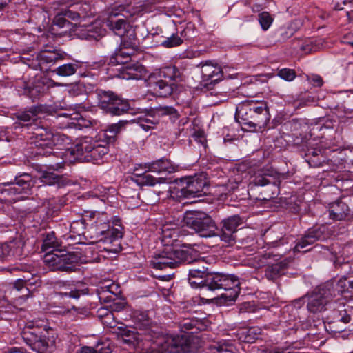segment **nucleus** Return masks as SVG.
<instances>
[{
  "instance_id": "1",
  "label": "nucleus",
  "mask_w": 353,
  "mask_h": 353,
  "mask_svg": "<svg viewBox=\"0 0 353 353\" xmlns=\"http://www.w3.org/2000/svg\"><path fill=\"white\" fill-rule=\"evenodd\" d=\"M126 121H121L108 126L105 130H101L94 138L85 137L79 140L74 147L68 148L72 139L61 133H52L44 128H38L33 133V141L39 156H48L59 154L62 161L52 165L53 170L63 168L66 163H72L83 157L95 163L108 154V144L114 141L116 135L119 133Z\"/></svg>"
},
{
  "instance_id": "2",
  "label": "nucleus",
  "mask_w": 353,
  "mask_h": 353,
  "mask_svg": "<svg viewBox=\"0 0 353 353\" xmlns=\"http://www.w3.org/2000/svg\"><path fill=\"white\" fill-rule=\"evenodd\" d=\"M159 239L163 250L152 261L153 267L163 270L167 268H174L182 263H191L199 261L201 256L199 245L194 246L182 245L176 248L175 243L179 236L180 228L175 223H166L161 229Z\"/></svg>"
},
{
  "instance_id": "3",
  "label": "nucleus",
  "mask_w": 353,
  "mask_h": 353,
  "mask_svg": "<svg viewBox=\"0 0 353 353\" xmlns=\"http://www.w3.org/2000/svg\"><path fill=\"white\" fill-rule=\"evenodd\" d=\"M125 341L145 353H199L202 347L200 338L190 334L161 335L153 340L147 333L137 332Z\"/></svg>"
},
{
  "instance_id": "4",
  "label": "nucleus",
  "mask_w": 353,
  "mask_h": 353,
  "mask_svg": "<svg viewBox=\"0 0 353 353\" xmlns=\"http://www.w3.org/2000/svg\"><path fill=\"white\" fill-rule=\"evenodd\" d=\"M85 217L90 222V227L94 228L93 231L94 239L91 240L92 243L103 241V243L105 244L103 248L108 252V254H118L122 250L123 232L119 228H110V217L107 213L88 212Z\"/></svg>"
},
{
  "instance_id": "5",
  "label": "nucleus",
  "mask_w": 353,
  "mask_h": 353,
  "mask_svg": "<svg viewBox=\"0 0 353 353\" xmlns=\"http://www.w3.org/2000/svg\"><path fill=\"white\" fill-rule=\"evenodd\" d=\"M21 336L26 343L38 353H48L55 346L57 332L44 325V321L27 322Z\"/></svg>"
},
{
  "instance_id": "6",
  "label": "nucleus",
  "mask_w": 353,
  "mask_h": 353,
  "mask_svg": "<svg viewBox=\"0 0 353 353\" xmlns=\"http://www.w3.org/2000/svg\"><path fill=\"white\" fill-rule=\"evenodd\" d=\"M223 288L225 292L218 297L210 296L211 301L220 305H230L235 301L240 293V282L234 275H227L221 273L210 274L206 277L204 286L201 288V294L205 290L212 292L216 289Z\"/></svg>"
},
{
  "instance_id": "7",
  "label": "nucleus",
  "mask_w": 353,
  "mask_h": 353,
  "mask_svg": "<svg viewBox=\"0 0 353 353\" xmlns=\"http://www.w3.org/2000/svg\"><path fill=\"white\" fill-rule=\"evenodd\" d=\"M97 106L103 110H134V100H128L112 90L97 89Z\"/></svg>"
},
{
  "instance_id": "8",
  "label": "nucleus",
  "mask_w": 353,
  "mask_h": 353,
  "mask_svg": "<svg viewBox=\"0 0 353 353\" xmlns=\"http://www.w3.org/2000/svg\"><path fill=\"white\" fill-rule=\"evenodd\" d=\"M335 296L334 281H327L316 288L307 295V307L310 312H321L325 310L330 300Z\"/></svg>"
},
{
  "instance_id": "9",
  "label": "nucleus",
  "mask_w": 353,
  "mask_h": 353,
  "mask_svg": "<svg viewBox=\"0 0 353 353\" xmlns=\"http://www.w3.org/2000/svg\"><path fill=\"white\" fill-rule=\"evenodd\" d=\"M183 221L201 236L210 237L216 235L217 228L214 222L204 213L188 212L185 214Z\"/></svg>"
},
{
  "instance_id": "10",
  "label": "nucleus",
  "mask_w": 353,
  "mask_h": 353,
  "mask_svg": "<svg viewBox=\"0 0 353 353\" xmlns=\"http://www.w3.org/2000/svg\"><path fill=\"white\" fill-rule=\"evenodd\" d=\"M77 256L72 252L64 253L60 250L47 252L44 262L52 270L72 272L76 269Z\"/></svg>"
},
{
  "instance_id": "11",
  "label": "nucleus",
  "mask_w": 353,
  "mask_h": 353,
  "mask_svg": "<svg viewBox=\"0 0 353 353\" xmlns=\"http://www.w3.org/2000/svg\"><path fill=\"white\" fill-rule=\"evenodd\" d=\"M159 77H165L167 79H157L154 81V77L149 79L150 86L152 88L155 94L160 97H167L172 93L174 83H172L174 79V69L172 68H165L160 71Z\"/></svg>"
},
{
  "instance_id": "12",
  "label": "nucleus",
  "mask_w": 353,
  "mask_h": 353,
  "mask_svg": "<svg viewBox=\"0 0 353 353\" xmlns=\"http://www.w3.org/2000/svg\"><path fill=\"white\" fill-rule=\"evenodd\" d=\"M182 188L180 196L183 198L199 197L202 192L205 182L201 177L188 176L180 179Z\"/></svg>"
},
{
  "instance_id": "13",
  "label": "nucleus",
  "mask_w": 353,
  "mask_h": 353,
  "mask_svg": "<svg viewBox=\"0 0 353 353\" xmlns=\"http://www.w3.org/2000/svg\"><path fill=\"white\" fill-rule=\"evenodd\" d=\"M328 236L327 228L325 225L310 228L294 247V250L301 252L302 249H305L307 245L314 243L316 241L324 240Z\"/></svg>"
},
{
  "instance_id": "14",
  "label": "nucleus",
  "mask_w": 353,
  "mask_h": 353,
  "mask_svg": "<svg viewBox=\"0 0 353 353\" xmlns=\"http://www.w3.org/2000/svg\"><path fill=\"white\" fill-rule=\"evenodd\" d=\"M243 223L242 219L239 215H234L223 219L221 222L220 238L221 241L231 243L234 241V233L238 227Z\"/></svg>"
},
{
  "instance_id": "15",
  "label": "nucleus",
  "mask_w": 353,
  "mask_h": 353,
  "mask_svg": "<svg viewBox=\"0 0 353 353\" xmlns=\"http://www.w3.org/2000/svg\"><path fill=\"white\" fill-rule=\"evenodd\" d=\"M201 74V83L208 89H211L212 86L220 81L223 77L221 68L217 65L210 64L208 62L202 64Z\"/></svg>"
},
{
  "instance_id": "16",
  "label": "nucleus",
  "mask_w": 353,
  "mask_h": 353,
  "mask_svg": "<svg viewBox=\"0 0 353 353\" xmlns=\"http://www.w3.org/2000/svg\"><path fill=\"white\" fill-rule=\"evenodd\" d=\"M63 57L58 51L42 50L37 55V61L41 70L48 72L51 66Z\"/></svg>"
},
{
  "instance_id": "17",
  "label": "nucleus",
  "mask_w": 353,
  "mask_h": 353,
  "mask_svg": "<svg viewBox=\"0 0 353 353\" xmlns=\"http://www.w3.org/2000/svg\"><path fill=\"white\" fill-rule=\"evenodd\" d=\"M155 9L154 5L151 3H145L139 6H128V8L119 6V10L122 12L121 14L125 18H132V19L141 17L146 13H150L154 11Z\"/></svg>"
},
{
  "instance_id": "18",
  "label": "nucleus",
  "mask_w": 353,
  "mask_h": 353,
  "mask_svg": "<svg viewBox=\"0 0 353 353\" xmlns=\"http://www.w3.org/2000/svg\"><path fill=\"white\" fill-rule=\"evenodd\" d=\"M139 166L146 172L158 173H172L177 170V167L167 159H161L151 163L140 164Z\"/></svg>"
},
{
  "instance_id": "19",
  "label": "nucleus",
  "mask_w": 353,
  "mask_h": 353,
  "mask_svg": "<svg viewBox=\"0 0 353 353\" xmlns=\"http://www.w3.org/2000/svg\"><path fill=\"white\" fill-rule=\"evenodd\" d=\"M270 192L271 194L269 198H266V208H269L271 211L276 210L279 205L276 196L279 193V181L276 179L271 181L266 178V192Z\"/></svg>"
},
{
  "instance_id": "20",
  "label": "nucleus",
  "mask_w": 353,
  "mask_h": 353,
  "mask_svg": "<svg viewBox=\"0 0 353 353\" xmlns=\"http://www.w3.org/2000/svg\"><path fill=\"white\" fill-rule=\"evenodd\" d=\"M261 334L259 327H242L236 332L237 339L243 343H252L258 339Z\"/></svg>"
},
{
  "instance_id": "21",
  "label": "nucleus",
  "mask_w": 353,
  "mask_h": 353,
  "mask_svg": "<svg viewBox=\"0 0 353 353\" xmlns=\"http://www.w3.org/2000/svg\"><path fill=\"white\" fill-rule=\"evenodd\" d=\"M85 221H88V218L84 216L81 220L73 221L70 225V232L72 236H81L83 235L85 239L93 240L94 236L93 235V231L94 228L90 227L88 229H85Z\"/></svg>"
},
{
  "instance_id": "22",
  "label": "nucleus",
  "mask_w": 353,
  "mask_h": 353,
  "mask_svg": "<svg viewBox=\"0 0 353 353\" xmlns=\"http://www.w3.org/2000/svg\"><path fill=\"white\" fill-rule=\"evenodd\" d=\"M349 213L348 205L341 200H337L330 205L329 216L333 220H343L347 217Z\"/></svg>"
},
{
  "instance_id": "23",
  "label": "nucleus",
  "mask_w": 353,
  "mask_h": 353,
  "mask_svg": "<svg viewBox=\"0 0 353 353\" xmlns=\"http://www.w3.org/2000/svg\"><path fill=\"white\" fill-rule=\"evenodd\" d=\"M145 68L137 63H131L123 68L121 73L122 77L126 79H141L145 75Z\"/></svg>"
},
{
  "instance_id": "24",
  "label": "nucleus",
  "mask_w": 353,
  "mask_h": 353,
  "mask_svg": "<svg viewBox=\"0 0 353 353\" xmlns=\"http://www.w3.org/2000/svg\"><path fill=\"white\" fill-rule=\"evenodd\" d=\"M137 50L130 48H125V46H121L117 49L114 54L110 57V61L112 64H125L127 63L130 59L131 57L133 56Z\"/></svg>"
},
{
  "instance_id": "25",
  "label": "nucleus",
  "mask_w": 353,
  "mask_h": 353,
  "mask_svg": "<svg viewBox=\"0 0 353 353\" xmlns=\"http://www.w3.org/2000/svg\"><path fill=\"white\" fill-rule=\"evenodd\" d=\"M94 252V246H88L81 252H73L72 254L77 256L76 266L81 263L100 262V256L92 255Z\"/></svg>"
},
{
  "instance_id": "26",
  "label": "nucleus",
  "mask_w": 353,
  "mask_h": 353,
  "mask_svg": "<svg viewBox=\"0 0 353 353\" xmlns=\"http://www.w3.org/2000/svg\"><path fill=\"white\" fill-rule=\"evenodd\" d=\"M68 118V125L70 128L82 129L93 126L94 123H95V121H92L81 115L80 112H73Z\"/></svg>"
},
{
  "instance_id": "27",
  "label": "nucleus",
  "mask_w": 353,
  "mask_h": 353,
  "mask_svg": "<svg viewBox=\"0 0 353 353\" xmlns=\"http://www.w3.org/2000/svg\"><path fill=\"white\" fill-rule=\"evenodd\" d=\"M49 88L43 81H36L30 86L25 88V94L33 100L44 93Z\"/></svg>"
},
{
  "instance_id": "28",
  "label": "nucleus",
  "mask_w": 353,
  "mask_h": 353,
  "mask_svg": "<svg viewBox=\"0 0 353 353\" xmlns=\"http://www.w3.org/2000/svg\"><path fill=\"white\" fill-rule=\"evenodd\" d=\"M201 273V272L200 271H197L195 270H190L188 282H189L190 285H191V287H192L194 288H199L200 289L199 296L202 299H205L206 301H210V299H209L210 298L204 297V296L205 295V292L208 290L205 291L204 294H201V293H202L201 288L204 286V285L205 283L206 279H203L201 276L199 275Z\"/></svg>"
},
{
  "instance_id": "29",
  "label": "nucleus",
  "mask_w": 353,
  "mask_h": 353,
  "mask_svg": "<svg viewBox=\"0 0 353 353\" xmlns=\"http://www.w3.org/2000/svg\"><path fill=\"white\" fill-rule=\"evenodd\" d=\"M179 327L182 332H187L193 328L202 330L208 327L205 324V321L196 319L185 318L179 323Z\"/></svg>"
},
{
  "instance_id": "30",
  "label": "nucleus",
  "mask_w": 353,
  "mask_h": 353,
  "mask_svg": "<svg viewBox=\"0 0 353 353\" xmlns=\"http://www.w3.org/2000/svg\"><path fill=\"white\" fill-rule=\"evenodd\" d=\"M108 26L117 35L121 37L125 34L129 30L128 28L130 27L127 18L119 19L116 21L111 19L109 21Z\"/></svg>"
},
{
  "instance_id": "31",
  "label": "nucleus",
  "mask_w": 353,
  "mask_h": 353,
  "mask_svg": "<svg viewBox=\"0 0 353 353\" xmlns=\"http://www.w3.org/2000/svg\"><path fill=\"white\" fill-rule=\"evenodd\" d=\"M60 246L61 244L55 236L54 232L46 233L41 246V249L43 252H48L51 249H52L53 251L59 250Z\"/></svg>"
},
{
  "instance_id": "32",
  "label": "nucleus",
  "mask_w": 353,
  "mask_h": 353,
  "mask_svg": "<svg viewBox=\"0 0 353 353\" xmlns=\"http://www.w3.org/2000/svg\"><path fill=\"white\" fill-rule=\"evenodd\" d=\"M98 315L101 318V323L105 327L114 329L118 324L114 319V316L112 311H109L105 308H100L98 310Z\"/></svg>"
},
{
  "instance_id": "33",
  "label": "nucleus",
  "mask_w": 353,
  "mask_h": 353,
  "mask_svg": "<svg viewBox=\"0 0 353 353\" xmlns=\"http://www.w3.org/2000/svg\"><path fill=\"white\" fill-rule=\"evenodd\" d=\"M247 114V112H236L235 119L239 123L243 130H256V125L246 117Z\"/></svg>"
},
{
  "instance_id": "34",
  "label": "nucleus",
  "mask_w": 353,
  "mask_h": 353,
  "mask_svg": "<svg viewBox=\"0 0 353 353\" xmlns=\"http://www.w3.org/2000/svg\"><path fill=\"white\" fill-rule=\"evenodd\" d=\"M132 320L134 323V327L139 330H143L149 325L150 321L148 314L145 312L136 310L132 312Z\"/></svg>"
},
{
  "instance_id": "35",
  "label": "nucleus",
  "mask_w": 353,
  "mask_h": 353,
  "mask_svg": "<svg viewBox=\"0 0 353 353\" xmlns=\"http://www.w3.org/2000/svg\"><path fill=\"white\" fill-rule=\"evenodd\" d=\"M121 46L130 48L135 50L138 48V39L134 30L129 29L124 36L121 37Z\"/></svg>"
},
{
  "instance_id": "36",
  "label": "nucleus",
  "mask_w": 353,
  "mask_h": 353,
  "mask_svg": "<svg viewBox=\"0 0 353 353\" xmlns=\"http://www.w3.org/2000/svg\"><path fill=\"white\" fill-rule=\"evenodd\" d=\"M234 346L228 343H214L209 346V353L234 352Z\"/></svg>"
},
{
  "instance_id": "37",
  "label": "nucleus",
  "mask_w": 353,
  "mask_h": 353,
  "mask_svg": "<svg viewBox=\"0 0 353 353\" xmlns=\"http://www.w3.org/2000/svg\"><path fill=\"white\" fill-rule=\"evenodd\" d=\"M78 68V64L70 63L57 67L53 70V72L59 76L68 77L75 74Z\"/></svg>"
},
{
  "instance_id": "38",
  "label": "nucleus",
  "mask_w": 353,
  "mask_h": 353,
  "mask_svg": "<svg viewBox=\"0 0 353 353\" xmlns=\"http://www.w3.org/2000/svg\"><path fill=\"white\" fill-rule=\"evenodd\" d=\"M183 43L181 36L178 33H172L171 36L167 37L165 40L161 42V46L164 48H171L178 47Z\"/></svg>"
},
{
  "instance_id": "39",
  "label": "nucleus",
  "mask_w": 353,
  "mask_h": 353,
  "mask_svg": "<svg viewBox=\"0 0 353 353\" xmlns=\"http://www.w3.org/2000/svg\"><path fill=\"white\" fill-rule=\"evenodd\" d=\"M335 292L343 293L345 291H349L350 289H353V280H350V277H342L339 279L336 284L334 285Z\"/></svg>"
},
{
  "instance_id": "40",
  "label": "nucleus",
  "mask_w": 353,
  "mask_h": 353,
  "mask_svg": "<svg viewBox=\"0 0 353 353\" xmlns=\"http://www.w3.org/2000/svg\"><path fill=\"white\" fill-rule=\"evenodd\" d=\"M139 184L141 185L154 186L157 183H164L166 179L163 177L156 178L150 174H143L139 178Z\"/></svg>"
},
{
  "instance_id": "41",
  "label": "nucleus",
  "mask_w": 353,
  "mask_h": 353,
  "mask_svg": "<svg viewBox=\"0 0 353 353\" xmlns=\"http://www.w3.org/2000/svg\"><path fill=\"white\" fill-rule=\"evenodd\" d=\"M39 178L41 182L44 185H50L59 182V176L50 171H43Z\"/></svg>"
},
{
  "instance_id": "42",
  "label": "nucleus",
  "mask_w": 353,
  "mask_h": 353,
  "mask_svg": "<svg viewBox=\"0 0 353 353\" xmlns=\"http://www.w3.org/2000/svg\"><path fill=\"white\" fill-rule=\"evenodd\" d=\"M111 352L109 344H102L101 345H97L96 349L84 346L79 350L77 353H111Z\"/></svg>"
},
{
  "instance_id": "43",
  "label": "nucleus",
  "mask_w": 353,
  "mask_h": 353,
  "mask_svg": "<svg viewBox=\"0 0 353 353\" xmlns=\"http://www.w3.org/2000/svg\"><path fill=\"white\" fill-rule=\"evenodd\" d=\"M154 112H147L145 117L139 119L138 123L145 131L153 128L154 125L157 123L156 121L152 120L150 118L153 117Z\"/></svg>"
},
{
  "instance_id": "44",
  "label": "nucleus",
  "mask_w": 353,
  "mask_h": 353,
  "mask_svg": "<svg viewBox=\"0 0 353 353\" xmlns=\"http://www.w3.org/2000/svg\"><path fill=\"white\" fill-rule=\"evenodd\" d=\"M96 243H99L97 246H94V252L92 255L97 254L98 256H100V261L101 260V258H114V256H112V254H115L114 253H109L108 254V252H106L103 249V246L105 244L103 243V241H95L94 243H90V239H89V244H94Z\"/></svg>"
},
{
  "instance_id": "45",
  "label": "nucleus",
  "mask_w": 353,
  "mask_h": 353,
  "mask_svg": "<svg viewBox=\"0 0 353 353\" xmlns=\"http://www.w3.org/2000/svg\"><path fill=\"white\" fill-rule=\"evenodd\" d=\"M180 35L183 39H190L196 36V27L193 22H188L185 27L180 32Z\"/></svg>"
},
{
  "instance_id": "46",
  "label": "nucleus",
  "mask_w": 353,
  "mask_h": 353,
  "mask_svg": "<svg viewBox=\"0 0 353 353\" xmlns=\"http://www.w3.org/2000/svg\"><path fill=\"white\" fill-rule=\"evenodd\" d=\"M283 271V266L280 263L273 264L266 269V277L268 279L274 280L279 276Z\"/></svg>"
},
{
  "instance_id": "47",
  "label": "nucleus",
  "mask_w": 353,
  "mask_h": 353,
  "mask_svg": "<svg viewBox=\"0 0 353 353\" xmlns=\"http://www.w3.org/2000/svg\"><path fill=\"white\" fill-rule=\"evenodd\" d=\"M277 75L282 79L287 81H292L296 77L295 70L293 69H290V68L281 69L278 72Z\"/></svg>"
},
{
  "instance_id": "48",
  "label": "nucleus",
  "mask_w": 353,
  "mask_h": 353,
  "mask_svg": "<svg viewBox=\"0 0 353 353\" xmlns=\"http://www.w3.org/2000/svg\"><path fill=\"white\" fill-rule=\"evenodd\" d=\"M251 178H252V182L256 185L263 186L265 185V172L263 168L257 170V172L254 171Z\"/></svg>"
},
{
  "instance_id": "49",
  "label": "nucleus",
  "mask_w": 353,
  "mask_h": 353,
  "mask_svg": "<svg viewBox=\"0 0 353 353\" xmlns=\"http://www.w3.org/2000/svg\"><path fill=\"white\" fill-rule=\"evenodd\" d=\"M256 103L253 100H245L239 106H236V110H239V108L245 110H263L262 107L255 106Z\"/></svg>"
},
{
  "instance_id": "50",
  "label": "nucleus",
  "mask_w": 353,
  "mask_h": 353,
  "mask_svg": "<svg viewBox=\"0 0 353 353\" xmlns=\"http://www.w3.org/2000/svg\"><path fill=\"white\" fill-rule=\"evenodd\" d=\"M70 6L74 8V10H76V12L79 14L80 18H85L87 17V8L88 7V5H84L81 2H77Z\"/></svg>"
},
{
  "instance_id": "51",
  "label": "nucleus",
  "mask_w": 353,
  "mask_h": 353,
  "mask_svg": "<svg viewBox=\"0 0 353 353\" xmlns=\"http://www.w3.org/2000/svg\"><path fill=\"white\" fill-rule=\"evenodd\" d=\"M37 112H17V117L23 122H30L33 117L37 116Z\"/></svg>"
},
{
  "instance_id": "52",
  "label": "nucleus",
  "mask_w": 353,
  "mask_h": 353,
  "mask_svg": "<svg viewBox=\"0 0 353 353\" xmlns=\"http://www.w3.org/2000/svg\"><path fill=\"white\" fill-rule=\"evenodd\" d=\"M314 98L311 96H305L301 97L296 103L298 105H296L297 108H301L306 106H310L312 103H314Z\"/></svg>"
},
{
  "instance_id": "53",
  "label": "nucleus",
  "mask_w": 353,
  "mask_h": 353,
  "mask_svg": "<svg viewBox=\"0 0 353 353\" xmlns=\"http://www.w3.org/2000/svg\"><path fill=\"white\" fill-rule=\"evenodd\" d=\"M307 79L313 86L321 87L323 85V80L320 75L312 74Z\"/></svg>"
},
{
  "instance_id": "54",
  "label": "nucleus",
  "mask_w": 353,
  "mask_h": 353,
  "mask_svg": "<svg viewBox=\"0 0 353 353\" xmlns=\"http://www.w3.org/2000/svg\"><path fill=\"white\" fill-rule=\"evenodd\" d=\"M117 289V287L115 284L113 283V282L109 281L107 282H105L102 284V285L100 286L99 289H98V292L100 294V291L101 292H109L112 294L114 293V289Z\"/></svg>"
},
{
  "instance_id": "55",
  "label": "nucleus",
  "mask_w": 353,
  "mask_h": 353,
  "mask_svg": "<svg viewBox=\"0 0 353 353\" xmlns=\"http://www.w3.org/2000/svg\"><path fill=\"white\" fill-rule=\"evenodd\" d=\"M252 9L254 12H259V21L262 29L265 30V12H262L263 8L260 5H254Z\"/></svg>"
},
{
  "instance_id": "56",
  "label": "nucleus",
  "mask_w": 353,
  "mask_h": 353,
  "mask_svg": "<svg viewBox=\"0 0 353 353\" xmlns=\"http://www.w3.org/2000/svg\"><path fill=\"white\" fill-rule=\"evenodd\" d=\"M63 15L67 17L68 19H70L74 21L80 19L79 14L76 12V10H74L71 6H70L67 9L63 10Z\"/></svg>"
},
{
  "instance_id": "57",
  "label": "nucleus",
  "mask_w": 353,
  "mask_h": 353,
  "mask_svg": "<svg viewBox=\"0 0 353 353\" xmlns=\"http://www.w3.org/2000/svg\"><path fill=\"white\" fill-rule=\"evenodd\" d=\"M67 17L63 15V10L61 13L58 14L54 19V23L60 28L64 27L68 21L66 19Z\"/></svg>"
},
{
  "instance_id": "58",
  "label": "nucleus",
  "mask_w": 353,
  "mask_h": 353,
  "mask_svg": "<svg viewBox=\"0 0 353 353\" xmlns=\"http://www.w3.org/2000/svg\"><path fill=\"white\" fill-rule=\"evenodd\" d=\"M52 312L58 314H61V315H67L69 314H74L77 313V309L74 307H72L70 309H64V308L58 307V310H54Z\"/></svg>"
},
{
  "instance_id": "59",
  "label": "nucleus",
  "mask_w": 353,
  "mask_h": 353,
  "mask_svg": "<svg viewBox=\"0 0 353 353\" xmlns=\"http://www.w3.org/2000/svg\"><path fill=\"white\" fill-rule=\"evenodd\" d=\"M296 32L295 28L292 27V23H291L288 28L285 29V31L282 32L281 37L283 39H287L290 38Z\"/></svg>"
},
{
  "instance_id": "60",
  "label": "nucleus",
  "mask_w": 353,
  "mask_h": 353,
  "mask_svg": "<svg viewBox=\"0 0 353 353\" xmlns=\"http://www.w3.org/2000/svg\"><path fill=\"white\" fill-rule=\"evenodd\" d=\"M60 294L68 296L71 298L77 299L80 296V292H79V290H70L69 292H68V291H65L64 292H60Z\"/></svg>"
},
{
  "instance_id": "61",
  "label": "nucleus",
  "mask_w": 353,
  "mask_h": 353,
  "mask_svg": "<svg viewBox=\"0 0 353 353\" xmlns=\"http://www.w3.org/2000/svg\"><path fill=\"white\" fill-rule=\"evenodd\" d=\"M26 284V281L22 279H18L14 283V288L17 291H20L25 288Z\"/></svg>"
},
{
  "instance_id": "62",
  "label": "nucleus",
  "mask_w": 353,
  "mask_h": 353,
  "mask_svg": "<svg viewBox=\"0 0 353 353\" xmlns=\"http://www.w3.org/2000/svg\"><path fill=\"white\" fill-rule=\"evenodd\" d=\"M125 307V305L123 303H114L112 305H110L111 311L113 312V311H121Z\"/></svg>"
},
{
  "instance_id": "63",
  "label": "nucleus",
  "mask_w": 353,
  "mask_h": 353,
  "mask_svg": "<svg viewBox=\"0 0 353 353\" xmlns=\"http://www.w3.org/2000/svg\"><path fill=\"white\" fill-rule=\"evenodd\" d=\"M274 21V17L266 12V30L271 26Z\"/></svg>"
},
{
  "instance_id": "64",
  "label": "nucleus",
  "mask_w": 353,
  "mask_h": 353,
  "mask_svg": "<svg viewBox=\"0 0 353 353\" xmlns=\"http://www.w3.org/2000/svg\"><path fill=\"white\" fill-rule=\"evenodd\" d=\"M350 319H351L350 316L347 314L345 311L343 312V314H341V316L340 318V321L345 323H349L350 321Z\"/></svg>"
}]
</instances>
